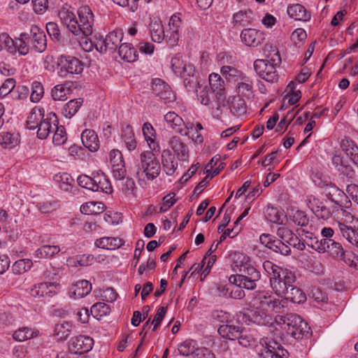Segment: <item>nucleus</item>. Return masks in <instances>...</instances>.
<instances>
[{
    "label": "nucleus",
    "mask_w": 358,
    "mask_h": 358,
    "mask_svg": "<svg viewBox=\"0 0 358 358\" xmlns=\"http://www.w3.org/2000/svg\"><path fill=\"white\" fill-rule=\"evenodd\" d=\"M92 284L86 280H80L76 282L73 287V293L78 298H83L92 291Z\"/></svg>",
    "instance_id": "79ce46f5"
},
{
    "label": "nucleus",
    "mask_w": 358,
    "mask_h": 358,
    "mask_svg": "<svg viewBox=\"0 0 358 358\" xmlns=\"http://www.w3.org/2000/svg\"><path fill=\"white\" fill-rule=\"evenodd\" d=\"M327 241V248H325V252L328 251L330 255L335 259L342 260L345 264L351 266L352 261L345 259L346 253L344 251L341 244L335 241L334 239H325Z\"/></svg>",
    "instance_id": "b1692460"
},
{
    "label": "nucleus",
    "mask_w": 358,
    "mask_h": 358,
    "mask_svg": "<svg viewBox=\"0 0 358 358\" xmlns=\"http://www.w3.org/2000/svg\"><path fill=\"white\" fill-rule=\"evenodd\" d=\"M18 144V140L9 132L0 133V145L5 149L10 150Z\"/></svg>",
    "instance_id": "864d4df0"
},
{
    "label": "nucleus",
    "mask_w": 358,
    "mask_h": 358,
    "mask_svg": "<svg viewBox=\"0 0 358 358\" xmlns=\"http://www.w3.org/2000/svg\"><path fill=\"white\" fill-rule=\"evenodd\" d=\"M192 358H215V354L205 347L197 348Z\"/></svg>",
    "instance_id": "774afa93"
},
{
    "label": "nucleus",
    "mask_w": 358,
    "mask_h": 358,
    "mask_svg": "<svg viewBox=\"0 0 358 358\" xmlns=\"http://www.w3.org/2000/svg\"><path fill=\"white\" fill-rule=\"evenodd\" d=\"M60 251L58 245H45L38 248L34 253L36 258L44 259L53 257Z\"/></svg>",
    "instance_id": "09e8293b"
},
{
    "label": "nucleus",
    "mask_w": 358,
    "mask_h": 358,
    "mask_svg": "<svg viewBox=\"0 0 358 358\" xmlns=\"http://www.w3.org/2000/svg\"><path fill=\"white\" fill-rule=\"evenodd\" d=\"M79 22L76 15L69 10L62 8L58 16L64 26L73 34H80L85 36L91 35L93 32L94 15L88 6H83L78 10Z\"/></svg>",
    "instance_id": "f257e3e1"
},
{
    "label": "nucleus",
    "mask_w": 358,
    "mask_h": 358,
    "mask_svg": "<svg viewBox=\"0 0 358 358\" xmlns=\"http://www.w3.org/2000/svg\"><path fill=\"white\" fill-rule=\"evenodd\" d=\"M296 281L295 274L287 269L284 270L279 277H273L271 280V286L274 292L280 296H285L287 290Z\"/></svg>",
    "instance_id": "6e6552de"
},
{
    "label": "nucleus",
    "mask_w": 358,
    "mask_h": 358,
    "mask_svg": "<svg viewBox=\"0 0 358 358\" xmlns=\"http://www.w3.org/2000/svg\"><path fill=\"white\" fill-rule=\"evenodd\" d=\"M341 148L351 161L358 166V146L357 144L351 139H343L341 143Z\"/></svg>",
    "instance_id": "7c9ffc66"
},
{
    "label": "nucleus",
    "mask_w": 358,
    "mask_h": 358,
    "mask_svg": "<svg viewBox=\"0 0 358 358\" xmlns=\"http://www.w3.org/2000/svg\"><path fill=\"white\" fill-rule=\"evenodd\" d=\"M339 230L342 236L351 244L358 248V228H348L343 224H338Z\"/></svg>",
    "instance_id": "de8ad7c7"
},
{
    "label": "nucleus",
    "mask_w": 358,
    "mask_h": 358,
    "mask_svg": "<svg viewBox=\"0 0 358 358\" xmlns=\"http://www.w3.org/2000/svg\"><path fill=\"white\" fill-rule=\"evenodd\" d=\"M171 67L174 73L178 76L185 78L190 77L194 74V69L192 65L185 64L180 56H175L171 59Z\"/></svg>",
    "instance_id": "5701e85b"
},
{
    "label": "nucleus",
    "mask_w": 358,
    "mask_h": 358,
    "mask_svg": "<svg viewBox=\"0 0 358 358\" xmlns=\"http://www.w3.org/2000/svg\"><path fill=\"white\" fill-rule=\"evenodd\" d=\"M58 74L60 77L67 78L70 74H79L83 71V64L73 56L61 55L57 59Z\"/></svg>",
    "instance_id": "0eeeda50"
},
{
    "label": "nucleus",
    "mask_w": 358,
    "mask_h": 358,
    "mask_svg": "<svg viewBox=\"0 0 358 358\" xmlns=\"http://www.w3.org/2000/svg\"><path fill=\"white\" fill-rule=\"evenodd\" d=\"M263 268L270 278V280H273V277H279L282 271H284L281 267L268 260L264 262Z\"/></svg>",
    "instance_id": "4d7b16f0"
},
{
    "label": "nucleus",
    "mask_w": 358,
    "mask_h": 358,
    "mask_svg": "<svg viewBox=\"0 0 358 358\" xmlns=\"http://www.w3.org/2000/svg\"><path fill=\"white\" fill-rule=\"evenodd\" d=\"M58 124V119L55 113H49L40 122L38 126L36 135L39 139H46L53 132L54 129Z\"/></svg>",
    "instance_id": "ddd939ff"
},
{
    "label": "nucleus",
    "mask_w": 358,
    "mask_h": 358,
    "mask_svg": "<svg viewBox=\"0 0 358 358\" xmlns=\"http://www.w3.org/2000/svg\"><path fill=\"white\" fill-rule=\"evenodd\" d=\"M287 14L296 20L306 21L310 19V15L301 4H294L287 8Z\"/></svg>",
    "instance_id": "c9c22d12"
},
{
    "label": "nucleus",
    "mask_w": 358,
    "mask_h": 358,
    "mask_svg": "<svg viewBox=\"0 0 358 358\" xmlns=\"http://www.w3.org/2000/svg\"><path fill=\"white\" fill-rule=\"evenodd\" d=\"M44 109L35 106L29 113L27 121L26 127L29 130H35L39 125L41 120L45 117Z\"/></svg>",
    "instance_id": "cd10ccee"
},
{
    "label": "nucleus",
    "mask_w": 358,
    "mask_h": 358,
    "mask_svg": "<svg viewBox=\"0 0 358 358\" xmlns=\"http://www.w3.org/2000/svg\"><path fill=\"white\" fill-rule=\"evenodd\" d=\"M123 244V241L120 238L115 237H103L96 239L95 241V245L98 248L114 250L120 248Z\"/></svg>",
    "instance_id": "72a5a7b5"
},
{
    "label": "nucleus",
    "mask_w": 358,
    "mask_h": 358,
    "mask_svg": "<svg viewBox=\"0 0 358 358\" xmlns=\"http://www.w3.org/2000/svg\"><path fill=\"white\" fill-rule=\"evenodd\" d=\"M342 215L345 217L344 223H343L348 228H358V219L355 218L350 212L347 210H343Z\"/></svg>",
    "instance_id": "338daca9"
},
{
    "label": "nucleus",
    "mask_w": 358,
    "mask_h": 358,
    "mask_svg": "<svg viewBox=\"0 0 358 358\" xmlns=\"http://www.w3.org/2000/svg\"><path fill=\"white\" fill-rule=\"evenodd\" d=\"M152 92L165 103L175 100V95L170 86L160 78H155L152 82Z\"/></svg>",
    "instance_id": "2eb2a0df"
},
{
    "label": "nucleus",
    "mask_w": 358,
    "mask_h": 358,
    "mask_svg": "<svg viewBox=\"0 0 358 358\" xmlns=\"http://www.w3.org/2000/svg\"><path fill=\"white\" fill-rule=\"evenodd\" d=\"M16 85V81L14 78H7L0 87V96L4 97L9 94H12Z\"/></svg>",
    "instance_id": "052dcab7"
},
{
    "label": "nucleus",
    "mask_w": 358,
    "mask_h": 358,
    "mask_svg": "<svg viewBox=\"0 0 358 358\" xmlns=\"http://www.w3.org/2000/svg\"><path fill=\"white\" fill-rule=\"evenodd\" d=\"M322 188L326 196L335 204L346 198L345 194L333 183H325Z\"/></svg>",
    "instance_id": "a878e982"
},
{
    "label": "nucleus",
    "mask_w": 358,
    "mask_h": 358,
    "mask_svg": "<svg viewBox=\"0 0 358 358\" xmlns=\"http://www.w3.org/2000/svg\"><path fill=\"white\" fill-rule=\"evenodd\" d=\"M208 80L210 89L214 92L222 93L225 90L224 81L218 73H213L210 74Z\"/></svg>",
    "instance_id": "603ef678"
},
{
    "label": "nucleus",
    "mask_w": 358,
    "mask_h": 358,
    "mask_svg": "<svg viewBox=\"0 0 358 358\" xmlns=\"http://www.w3.org/2000/svg\"><path fill=\"white\" fill-rule=\"evenodd\" d=\"M46 30L49 36L53 41H59L61 34L58 25L53 22H50L46 24Z\"/></svg>",
    "instance_id": "69168bd1"
},
{
    "label": "nucleus",
    "mask_w": 358,
    "mask_h": 358,
    "mask_svg": "<svg viewBox=\"0 0 358 358\" xmlns=\"http://www.w3.org/2000/svg\"><path fill=\"white\" fill-rule=\"evenodd\" d=\"M122 137L129 151L134 150L136 148V141L134 137V133L130 125H126L122 127Z\"/></svg>",
    "instance_id": "a18cd8bd"
},
{
    "label": "nucleus",
    "mask_w": 358,
    "mask_h": 358,
    "mask_svg": "<svg viewBox=\"0 0 358 358\" xmlns=\"http://www.w3.org/2000/svg\"><path fill=\"white\" fill-rule=\"evenodd\" d=\"M83 145L91 152L96 151L99 148V141L94 131L85 129L81 134Z\"/></svg>",
    "instance_id": "bb28decb"
},
{
    "label": "nucleus",
    "mask_w": 358,
    "mask_h": 358,
    "mask_svg": "<svg viewBox=\"0 0 358 358\" xmlns=\"http://www.w3.org/2000/svg\"><path fill=\"white\" fill-rule=\"evenodd\" d=\"M31 36L36 51L38 52H44L47 48V39L44 31L38 26L33 25L31 27Z\"/></svg>",
    "instance_id": "4be33fe9"
},
{
    "label": "nucleus",
    "mask_w": 358,
    "mask_h": 358,
    "mask_svg": "<svg viewBox=\"0 0 358 358\" xmlns=\"http://www.w3.org/2000/svg\"><path fill=\"white\" fill-rule=\"evenodd\" d=\"M67 85V83L57 85L52 90V96L54 100L62 101L66 99V94L70 91L69 87H66Z\"/></svg>",
    "instance_id": "bf43d9fd"
},
{
    "label": "nucleus",
    "mask_w": 358,
    "mask_h": 358,
    "mask_svg": "<svg viewBox=\"0 0 358 358\" xmlns=\"http://www.w3.org/2000/svg\"><path fill=\"white\" fill-rule=\"evenodd\" d=\"M301 233H299L300 236H304L303 242L305 243V245H307L308 247L318 251L319 252H324L325 248L328 247L327 241L325 239L318 240L312 233L301 229Z\"/></svg>",
    "instance_id": "412c9836"
},
{
    "label": "nucleus",
    "mask_w": 358,
    "mask_h": 358,
    "mask_svg": "<svg viewBox=\"0 0 358 358\" xmlns=\"http://www.w3.org/2000/svg\"><path fill=\"white\" fill-rule=\"evenodd\" d=\"M31 89L30 100L34 103H36L43 97L44 93L43 85L41 83L36 81L33 83Z\"/></svg>",
    "instance_id": "680f3d73"
},
{
    "label": "nucleus",
    "mask_w": 358,
    "mask_h": 358,
    "mask_svg": "<svg viewBox=\"0 0 358 358\" xmlns=\"http://www.w3.org/2000/svg\"><path fill=\"white\" fill-rule=\"evenodd\" d=\"M231 113L235 116L240 117L246 113V105L244 99L241 97H234L229 103Z\"/></svg>",
    "instance_id": "8fccbe9b"
},
{
    "label": "nucleus",
    "mask_w": 358,
    "mask_h": 358,
    "mask_svg": "<svg viewBox=\"0 0 358 358\" xmlns=\"http://www.w3.org/2000/svg\"><path fill=\"white\" fill-rule=\"evenodd\" d=\"M71 331L72 324L68 322H62L55 324L53 335L58 340L65 341L70 335Z\"/></svg>",
    "instance_id": "58836bf2"
},
{
    "label": "nucleus",
    "mask_w": 358,
    "mask_h": 358,
    "mask_svg": "<svg viewBox=\"0 0 358 358\" xmlns=\"http://www.w3.org/2000/svg\"><path fill=\"white\" fill-rule=\"evenodd\" d=\"M6 49L7 51L12 54H15V48L14 45V39H13L7 33H2L0 34V52Z\"/></svg>",
    "instance_id": "6e6d98bb"
},
{
    "label": "nucleus",
    "mask_w": 358,
    "mask_h": 358,
    "mask_svg": "<svg viewBox=\"0 0 358 358\" xmlns=\"http://www.w3.org/2000/svg\"><path fill=\"white\" fill-rule=\"evenodd\" d=\"M62 271V268L58 264H50L43 273L44 278L49 280H53Z\"/></svg>",
    "instance_id": "0e129e2a"
},
{
    "label": "nucleus",
    "mask_w": 358,
    "mask_h": 358,
    "mask_svg": "<svg viewBox=\"0 0 358 358\" xmlns=\"http://www.w3.org/2000/svg\"><path fill=\"white\" fill-rule=\"evenodd\" d=\"M274 345V346L268 345L263 348L259 353V356L262 358H287L288 352L280 345L276 343Z\"/></svg>",
    "instance_id": "393cba45"
},
{
    "label": "nucleus",
    "mask_w": 358,
    "mask_h": 358,
    "mask_svg": "<svg viewBox=\"0 0 358 358\" xmlns=\"http://www.w3.org/2000/svg\"><path fill=\"white\" fill-rule=\"evenodd\" d=\"M287 300H289L292 303H301L306 301V296L303 291L294 284L287 290V293L284 296Z\"/></svg>",
    "instance_id": "c03bdc74"
},
{
    "label": "nucleus",
    "mask_w": 358,
    "mask_h": 358,
    "mask_svg": "<svg viewBox=\"0 0 358 358\" xmlns=\"http://www.w3.org/2000/svg\"><path fill=\"white\" fill-rule=\"evenodd\" d=\"M248 257H243V260L239 266L240 274L232 275L229 277L230 283H238L246 289H254L257 282L261 278L260 272L248 262Z\"/></svg>",
    "instance_id": "7ed1b4c3"
},
{
    "label": "nucleus",
    "mask_w": 358,
    "mask_h": 358,
    "mask_svg": "<svg viewBox=\"0 0 358 358\" xmlns=\"http://www.w3.org/2000/svg\"><path fill=\"white\" fill-rule=\"evenodd\" d=\"M259 240L261 243L276 253L283 255H288L291 252V249L287 245L271 234H263L260 236Z\"/></svg>",
    "instance_id": "4468645a"
},
{
    "label": "nucleus",
    "mask_w": 358,
    "mask_h": 358,
    "mask_svg": "<svg viewBox=\"0 0 358 358\" xmlns=\"http://www.w3.org/2000/svg\"><path fill=\"white\" fill-rule=\"evenodd\" d=\"M33 265V262L29 259H22L16 261L12 266V271L14 274H22L29 270Z\"/></svg>",
    "instance_id": "5fc2aeb1"
},
{
    "label": "nucleus",
    "mask_w": 358,
    "mask_h": 358,
    "mask_svg": "<svg viewBox=\"0 0 358 358\" xmlns=\"http://www.w3.org/2000/svg\"><path fill=\"white\" fill-rule=\"evenodd\" d=\"M275 320L278 324L283 325L282 328L295 339H301L309 335L310 328L308 324L296 314L287 313L278 315Z\"/></svg>",
    "instance_id": "20e7f679"
},
{
    "label": "nucleus",
    "mask_w": 358,
    "mask_h": 358,
    "mask_svg": "<svg viewBox=\"0 0 358 358\" xmlns=\"http://www.w3.org/2000/svg\"><path fill=\"white\" fill-rule=\"evenodd\" d=\"M220 71L229 82H234V84L245 76L241 71L232 66L224 65Z\"/></svg>",
    "instance_id": "4c0bfd02"
},
{
    "label": "nucleus",
    "mask_w": 358,
    "mask_h": 358,
    "mask_svg": "<svg viewBox=\"0 0 358 358\" xmlns=\"http://www.w3.org/2000/svg\"><path fill=\"white\" fill-rule=\"evenodd\" d=\"M264 310H265L257 309L256 310L251 311L250 315L244 314L243 317L248 318V320H245V322L248 321L249 322H252L258 325H265L268 322V317Z\"/></svg>",
    "instance_id": "ea45409f"
},
{
    "label": "nucleus",
    "mask_w": 358,
    "mask_h": 358,
    "mask_svg": "<svg viewBox=\"0 0 358 358\" xmlns=\"http://www.w3.org/2000/svg\"><path fill=\"white\" fill-rule=\"evenodd\" d=\"M13 338L18 341H24L34 336V332L27 327L19 329L13 335Z\"/></svg>",
    "instance_id": "e2e57ef3"
},
{
    "label": "nucleus",
    "mask_w": 358,
    "mask_h": 358,
    "mask_svg": "<svg viewBox=\"0 0 358 358\" xmlns=\"http://www.w3.org/2000/svg\"><path fill=\"white\" fill-rule=\"evenodd\" d=\"M105 206L101 202L90 201L87 202L80 207V211L85 215H97L103 212Z\"/></svg>",
    "instance_id": "49530a36"
},
{
    "label": "nucleus",
    "mask_w": 358,
    "mask_h": 358,
    "mask_svg": "<svg viewBox=\"0 0 358 358\" xmlns=\"http://www.w3.org/2000/svg\"><path fill=\"white\" fill-rule=\"evenodd\" d=\"M243 327L239 324L236 325L232 321L227 320L225 324H221L217 330L218 334L224 338L231 341L236 340L237 336L241 335Z\"/></svg>",
    "instance_id": "aec40b11"
},
{
    "label": "nucleus",
    "mask_w": 358,
    "mask_h": 358,
    "mask_svg": "<svg viewBox=\"0 0 358 358\" xmlns=\"http://www.w3.org/2000/svg\"><path fill=\"white\" fill-rule=\"evenodd\" d=\"M251 303L256 309L268 310L272 308L277 311L280 308V302L278 299H274L266 292H255Z\"/></svg>",
    "instance_id": "9d476101"
},
{
    "label": "nucleus",
    "mask_w": 358,
    "mask_h": 358,
    "mask_svg": "<svg viewBox=\"0 0 358 358\" xmlns=\"http://www.w3.org/2000/svg\"><path fill=\"white\" fill-rule=\"evenodd\" d=\"M233 20L236 26L246 27L253 21V13L251 10H240L234 14Z\"/></svg>",
    "instance_id": "e433bc0d"
},
{
    "label": "nucleus",
    "mask_w": 358,
    "mask_h": 358,
    "mask_svg": "<svg viewBox=\"0 0 358 358\" xmlns=\"http://www.w3.org/2000/svg\"><path fill=\"white\" fill-rule=\"evenodd\" d=\"M149 29L152 41L161 43L165 38V31L161 21L152 20Z\"/></svg>",
    "instance_id": "473e14b6"
},
{
    "label": "nucleus",
    "mask_w": 358,
    "mask_h": 358,
    "mask_svg": "<svg viewBox=\"0 0 358 358\" xmlns=\"http://www.w3.org/2000/svg\"><path fill=\"white\" fill-rule=\"evenodd\" d=\"M78 185L93 192L110 193L112 186L106 176L101 171L93 172L92 176L81 175L78 177Z\"/></svg>",
    "instance_id": "39448f33"
},
{
    "label": "nucleus",
    "mask_w": 358,
    "mask_h": 358,
    "mask_svg": "<svg viewBox=\"0 0 358 358\" xmlns=\"http://www.w3.org/2000/svg\"><path fill=\"white\" fill-rule=\"evenodd\" d=\"M109 156L114 178L116 180L124 179L126 169L122 152L118 150H113L110 152Z\"/></svg>",
    "instance_id": "dca6fc26"
},
{
    "label": "nucleus",
    "mask_w": 358,
    "mask_h": 358,
    "mask_svg": "<svg viewBox=\"0 0 358 358\" xmlns=\"http://www.w3.org/2000/svg\"><path fill=\"white\" fill-rule=\"evenodd\" d=\"M197 348L196 342L194 340L189 339L180 343L178 350L180 355L187 357L190 355L193 356Z\"/></svg>",
    "instance_id": "3c124183"
},
{
    "label": "nucleus",
    "mask_w": 358,
    "mask_h": 358,
    "mask_svg": "<svg viewBox=\"0 0 358 358\" xmlns=\"http://www.w3.org/2000/svg\"><path fill=\"white\" fill-rule=\"evenodd\" d=\"M161 166L155 155L150 150L140 155V162L137 164L136 178L139 180H152L159 175Z\"/></svg>",
    "instance_id": "f03ea898"
},
{
    "label": "nucleus",
    "mask_w": 358,
    "mask_h": 358,
    "mask_svg": "<svg viewBox=\"0 0 358 358\" xmlns=\"http://www.w3.org/2000/svg\"><path fill=\"white\" fill-rule=\"evenodd\" d=\"M254 69L260 78L268 83L277 82L278 80L276 69L269 64L268 60L259 59L255 60Z\"/></svg>",
    "instance_id": "9b49d317"
},
{
    "label": "nucleus",
    "mask_w": 358,
    "mask_h": 358,
    "mask_svg": "<svg viewBox=\"0 0 358 358\" xmlns=\"http://www.w3.org/2000/svg\"><path fill=\"white\" fill-rule=\"evenodd\" d=\"M162 163L164 171L168 176L174 174L178 167V162L175 161V155L169 150L162 151Z\"/></svg>",
    "instance_id": "c85d7f7f"
},
{
    "label": "nucleus",
    "mask_w": 358,
    "mask_h": 358,
    "mask_svg": "<svg viewBox=\"0 0 358 358\" xmlns=\"http://www.w3.org/2000/svg\"><path fill=\"white\" fill-rule=\"evenodd\" d=\"M169 145L179 161L182 162L188 161L189 149L179 136H174L170 138Z\"/></svg>",
    "instance_id": "6ab92c4d"
},
{
    "label": "nucleus",
    "mask_w": 358,
    "mask_h": 358,
    "mask_svg": "<svg viewBox=\"0 0 358 358\" xmlns=\"http://www.w3.org/2000/svg\"><path fill=\"white\" fill-rule=\"evenodd\" d=\"M59 289V285L52 282H45L35 285L31 289V295L34 297H52Z\"/></svg>",
    "instance_id": "f3484780"
},
{
    "label": "nucleus",
    "mask_w": 358,
    "mask_h": 358,
    "mask_svg": "<svg viewBox=\"0 0 358 358\" xmlns=\"http://www.w3.org/2000/svg\"><path fill=\"white\" fill-rule=\"evenodd\" d=\"M235 84L238 93L241 96L249 97L252 94V82L246 76Z\"/></svg>",
    "instance_id": "a19ab883"
},
{
    "label": "nucleus",
    "mask_w": 358,
    "mask_h": 358,
    "mask_svg": "<svg viewBox=\"0 0 358 358\" xmlns=\"http://www.w3.org/2000/svg\"><path fill=\"white\" fill-rule=\"evenodd\" d=\"M123 38V32L121 29L110 32L105 38L99 40L96 43V48L101 53L107 52H114L121 45Z\"/></svg>",
    "instance_id": "1a4fd4ad"
},
{
    "label": "nucleus",
    "mask_w": 358,
    "mask_h": 358,
    "mask_svg": "<svg viewBox=\"0 0 358 358\" xmlns=\"http://www.w3.org/2000/svg\"><path fill=\"white\" fill-rule=\"evenodd\" d=\"M265 216L268 221L278 224H284L287 221V216L284 212L273 207L266 208Z\"/></svg>",
    "instance_id": "f704fd0d"
},
{
    "label": "nucleus",
    "mask_w": 358,
    "mask_h": 358,
    "mask_svg": "<svg viewBox=\"0 0 358 358\" xmlns=\"http://www.w3.org/2000/svg\"><path fill=\"white\" fill-rule=\"evenodd\" d=\"M52 136V143L55 145H63L67 140V135L66 133L65 128L63 126H56V129H54Z\"/></svg>",
    "instance_id": "13d9d810"
},
{
    "label": "nucleus",
    "mask_w": 358,
    "mask_h": 358,
    "mask_svg": "<svg viewBox=\"0 0 358 358\" xmlns=\"http://www.w3.org/2000/svg\"><path fill=\"white\" fill-rule=\"evenodd\" d=\"M164 120L176 132L183 135V125H185V122L181 117L174 112H169L164 115Z\"/></svg>",
    "instance_id": "c756f323"
},
{
    "label": "nucleus",
    "mask_w": 358,
    "mask_h": 358,
    "mask_svg": "<svg viewBox=\"0 0 358 358\" xmlns=\"http://www.w3.org/2000/svg\"><path fill=\"white\" fill-rule=\"evenodd\" d=\"M83 103V99L81 98L70 100L63 108V115L66 117L71 118L78 111Z\"/></svg>",
    "instance_id": "37998d69"
},
{
    "label": "nucleus",
    "mask_w": 358,
    "mask_h": 358,
    "mask_svg": "<svg viewBox=\"0 0 358 358\" xmlns=\"http://www.w3.org/2000/svg\"><path fill=\"white\" fill-rule=\"evenodd\" d=\"M94 341L92 338L79 335L72 337L69 342V350L73 354H83L92 350Z\"/></svg>",
    "instance_id": "f8f14e48"
},
{
    "label": "nucleus",
    "mask_w": 358,
    "mask_h": 358,
    "mask_svg": "<svg viewBox=\"0 0 358 358\" xmlns=\"http://www.w3.org/2000/svg\"><path fill=\"white\" fill-rule=\"evenodd\" d=\"M118 53L120 57L127 62H134L138 59L137 50L131 43H121L119 46Z\"/></svg>",
    "instance_id": "2f4dec72"
},
{
    "label": "nucleus",
    "mask_w": 358,
    "mask_h": 358,
    "mask_svg": "<svg viewBox=\"0 0 358 358\" xmlns=\"http://www.w3.org/2000/svg\"><path fill=\"white\" fill-rule=\"evenodd\" d=\"M241 38L243 43L250 47H257L263 43L264 34L255 29H244L241 33Z\"/></svg>",
    "instance_id": "a211bd4d"
},
{
    "label": "nucleus",
    "mask_w": 358,
    "mask_h": 358,
    "mask_svg": "<svg viewBox=\"0 0 358 358\" xmlns=\"http://www.w3.org/2000/svg\"><path fill=\"white\" fill-rule=\"evenodd\" d=\"M197 98L201 104L211 108L217 116L219 115L217 112L224 106V95L220 92H214L207 86L197 90Z\"/></svg>",
    "instance_id": "423d86ee"
}]
</instances>
